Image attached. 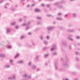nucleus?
Segmentation results:
<instances>
[{
  "label": "nucleus",
  "mask_w": 80,
  "mask_h": 80,
  "mask_svg": "<svg viewBox=\"0 0 80 80\" xmlns=\"http://www.w3.org/2000/svg\"><path fill=\"white\" fill-rule=\"evenodd\" d=\"M8 48H12V46H8Z\"/></svg>",
  "instance_id": "nucleus-37"
},
{
  "label": "nucleus",
  "mask_w": 80,
  "mask_h": 80,
  "mask_svg": "<svg viewBox=\"0 0 80 80\" xmlns=\"http://www.w3.org/2000/svg\"><path fill=\"white\" fill-rule=\"evenodd\" d=\"M68 39H69V40H71V41H73V40H74L73 39L70 38H68Z\"/></svg>",
  "instance_id": "nucleus-29"
},
{
  "label": "nucleus",
  "mask_w": 80,
  "mask_h": 80,
  "mask_svg": "<svg viewBox=\"0 0 80 80\" xmlns=\"http://www.w3.org/2000/svg\"><path fill=\"white\" fill-rule=\"evenodd\" d=\"M16 29H18V26H16L15 27Z\"/></svg>",
  "instance_id": "nucleus-36"
},
{
  "label": "nucleus",
  "mask_w": 80,
  "mask_h": 80,
  "mask_svg": "<svg viewBox=\"0 0 80 80\" xmlns=\"http://www.w3.org/2000/svg\"><path fill=\"white\" fill-rule=\"evenodd\" d=\"M28 28H28V27H27V28H26V30H28Z\"/></svg>",
  "instance_id": "nucleus-52"
},
{
  "label": "nucleus",
  "mask_w": 80,
  "mask_h": 80,
  "mask_svg": "<svg viewBox=\"0 0 80 80\" xmlns=\"http://www.w3.org/2000/svg\"><path fill=\"white\" fill-rule=\"evenodd\" d=\"M15 22H12L11 23V25H15Z\"/></svg>",
  "instance_id": "nucleus-30"
},
{
  "label": "nucleus",
  "mask_w": 80,
  "mask_h": 80,
  "mask_svg": "<svg viewBox=\"0 0 80 80\" xmlns=\"http://www.w3.org/2000/svg\"><path fill=\"white\" fill-rule=\"evenodd\" d=\"M76 38L77 39H78V40L80 39V36H77L76 37Z\"/></svg>",
  "instance_id": "nucleus-31"
},
{
  "label": "nucleus",
  "mask_w": 80,
  "mask_h": 80,
  "mask_svg": "<svg viewBox=\"0 0 80 80\" xmlns=\"http://www.w3.org/2000/svg\"><path fill=\"white\" fill-rule=\"evenodd\" d=\"M66 60L65 61L64 63H63L62 65V67L63 68H68V63L69 62H68V58H66Z\"/></svg>",
  "instance_id": "nucleus-1"
},
{
  "label": "nucleus",
  "mask_w": 80,
  "mask_h": 80,
  "mask_svg": "<svg viewBox=\"0 0 80 80\" xmlns=\"http://www.w3.org/2000/svg\"><path fill=\"white\" fill-rule=\"evenodd\" d=\"M40 22H38V25H40Z\"/></svg>",
  "instance_id": "nucleus-51"
},
{
  "label": "nucleus",
  "mask_w": 80,
  "mask_h": 80,
  "mask_svg": "<svg viewBox=\"0 0 80 80\" xmlns=\"http://www.w3.org/2000/svg\"><path fill=\"white\" fill-rule=\"evenodd\" d=\"M36 18L37 20H42V18L40 17H37Z\"/></svg>",
  "instance_id": "nucleus-23"
},
{
  "label": "nucleus",
  "mask_w": 80,
  "mask_h": 80,
  "mask_svg": "<svg viewBox=\"0 0 80 80\" xmlns=\"http://www.w3.org/2000/svg\"><path fill=\"white\" fill-rule=\"evenodd\" d=\"M61 43L62 45H66V42H64V41H63L61 42Z\"/></svg>",
  "instance_id": "nucleus-11"
},
{
  "label": "nucleus",
  "mask_w": 80,
  "mask_h": 80,
  "mask_svg": "<svg viewBox=\"0 0 80 80\" xmlns=\"http://www.w3.org/2000/svg\"><path fill=\"white\" fill-rule=\"evenodd\" d=\"M12 62H13V60H10V63H12Z\"/></svg>",
  "instance_id": "nucleus-42"
},
{
  "label": "nucleus",
  "mask_w": 80,
  "mask_h": 80,
  "mask_svg": "<svg viewBox=\"0 0 80 80\" xmlns=\"http://www.w3.org/2000/svg\"><path fill=\"white\" fill-rule=\"evenodd\" d=\"M3 2V0H1L0 2V4L2 3Z\"/></svg>",
  "instance_id": "nucleus-40"
},
{
  "label": "nucleus",
  "mask_w": 80,
  "mask_h": 80,
  "mask_svg": "<svg viewBox=\"0 0 80 80\" xmlns=\"http://www.w3.org/2000/svg\"><path fill=\"white\" fill-rule=\"evenodd\" d=\"M39 29L38 28H36L35 29V31H37V30H38Z\"/></svg>",
  "instance_id": "nucleus-47"
},
{
  "label": "nucleus",
  "mask_w": 80,
  "mask_h": 80,
  "mask_svg": "<svg viewBox=\"0 0 80 80\" xmlns=\"http://www.w3.org/2000/svg\"><path fill=\"white\" fill-rule=\"evenodd\" d=\"M32 69V70H34V69H35V68H36V66L34 65H33L32 67H31Z\"/></svg>",
  "instance_id": "nucleus-9"
},
{
  "label": "nucleus",
  "mask_w": 80,
  "mask_h": 80,
  "mask_svg": "<svg viewBox=\"0 0 80 80\" xmlns=\"http://www.w3.org/2000/svg\"><path fill=\"white\" fill-rule=\"evenodd\" d=\"M62 14L61 13L59 12L57 13V16H60L61 15H62Z\"/></svg>",
  "instance_id": "nucleus-26"
},
{
  "label": "nucleus",
  "mask_w": 80,
  "mask_h": 80,
  "mask_svg": "<svg viewBox=\"0 0 80 80\" xmlns=\"http://www.w3.org/2000/svg\"><path fill=\"white\" fill-rule=\"evenodd\" d=\"M32 62H29L28 63V66H30H30H32Z\"/></svg>",
  "instance_id": "nucleus-18"
},
{
  "label": "nucleus",
  "mask_w": 80,
  "mask_h": 80,
  "mask_svg": "<svg viewBox=\"0 0 80 80\" xmlns=\"http://www.w3.org/2000/svg\"><path fill=\"white\" fill-rule=\"evenodd\" d=\"M8 80H12V77H9L8 78Z\"/></svg>",
  "instance_id": "nucleus-33"
},
{
  "label": "nucleus",
  "mask_w": 80,
  "mask_h": 80,
  "mask_svg": "<svg viewBox=\"0 0 80 80\" xmlns=\"http://www.w3.org/2000/svg\"><path fill=\"white\" fill-rule=\"evenodd\" d=\"M64 80H69V79H68V78H66L64 79Z\"/></svg>",
  "instance_id": "nucleus-55"
},
{
  "label": "nucleus",
  "mask_w": 80,
  "mask_h": 80,
  "mask_svg": "<svg viewBox=\"0 0 80 80\" xmlns=\"http://www.w3.org/2000/svg\"><path fill=\"white\" fill-rule=\"evenodd\" d=\"M54 29V27H50L49 26L47 28V29L48 31L51 32V31H52Z\"/></svg>",
  "instance_id": "nucleus-2"
},
{
  "label": "nucleus",
  "mask_w": 80,
  "mask_h": 80,
  "mask_svg": "<svg viewBox=\"0 0 80 80\" xmlns=\"http://www.w3.org/2000/svg\"><path fill=\"white\" fill-rule=\"evenodd\" d=\"M22 22V21L20 20L18 21L19 22Z\"/></svg>",
  "instance_id": "nucleus-62"
},
{
  "label": "nucleus",
  "mask_w": 80,
  "mask_h": 80,
  "mask_svg": "<svg viewBox=\"0 0 80 80\" xmlns=\"http://www.w3.org/2000/svg\"><path fill=\"white\" fill-rule=\"evenodd\" d=\"M67 16H68V15H67V14H65L64 15V17H67Z\"/></svg>",
  "instance_id": "nucleus-41"
},
{
  "label": "nucleus",
  "mask_w": 80,
  "mask_h": 80,
  "mask_svg": "<svg viewBox=\"0 0 80 80\" xmlns=\"http://www.w3.org/2000/svg\"><path fill=\"white\" fill-rule=\"evenodd\" d=\"M78 45H80V43H78Z\"/></svg>",
  "instance_id": "nucleus-59"
},
{
  "label": "nucleus",
  "mask_w": 80,
  "mask_h": 80,
  "mask_svg": "<svg viewBox=\"0 0 80 80\" xmlns=\"http://www.w3.org/2000/svg\"><path fill=\"white\" fill-rule=\"evenodd\" d=\"M58 8H62V6H59L58 7Z\"/></svg>",
  "instance_id": "nucleus-38"
},
{
  "label": "nucleus",
  "mask_w": 80,
  "mask_h": 80,
  "mask_svg": "<svg viewBox=\"0 0 80 80\" xmlns=\"http://www.w3.org/2000/svg\"><path fill=\"white\" fill-rule=\"evenodd\" d=\"M56 45H52L51 49L52 51L53 50H55V49H56Z\"/></svg>",
  "instance_id": "nucleus-5"
},
{
  "label": "nucleus",
  "mask_w": 80,
  "mask_h": 80,
  "mask_svg": "<svg viewBox=\"0 0 80 80\" xmlns=\"http://www.w3.org/2000/svg\"><path fill=\"white\" fill-rule=\"evenodd\" d=\"M4 8H7V7H6V6H5V7H4Z\"/></svg>",
  "instance_id": "nucleus-60"
},
{
  "label": "nucleus",
  "mask_w": 80,
  "mask_h": 80,
  "mask_svg": "<svg viewBox=\"0 0 80 80\" xmlns=\"http://www.w3.org/2000/svg\"><path fill=\"white\" fill-rule=\"evenodd\" d=\"M11 9L12 10H13V11H14V10H15V9H12V8H11Z\"/></svg>",
  "instance_id": "nucleus-54"
},
{
  "label": "nucleus",
  "mask_w": 80,
  "mask_h": 80,
  "mask_svg": "<svg viewBox=\"0 0 80 80\" xmlns=\"http://www.w3.org/2000/svg\"><path fill=\"white\" fill-rule=\"evenodd\" d=\"M12 80H15L16 79V76L15 75H13L12 77Z\"/></svg>",
  "instance_id": "nucleus-12"
},
{
  "label": "nucleus",
  "mask_w": 80,
  "mask_h": 80,
  "mask_svg": "<svg viewBox=\"0 0 80 80\" xmlns=\"http://www.w3.org/2000/svg\"><path fill=\"white\" fill-rule=\"evenodd\" d=\"M29 5H28L27 6V7H29Z\"/></svg>",
  "instance_id": "nucleus-63"
},
{
  "label": "nucleus",
  "mask_w": 80,
  "mask_h": 80,
  "mask_svg": "<svg viewBox=\"0 0 80 80\" xmlns=\"http://www.w3.org/2000/svg\"><path fill=\"white\" fill-rule=\"evenodd\" d=\"M41 6H42V7H43L44 6V4H42L41 5Z\"/></svg>",
  "instance_id": "nucleus-46"
},
{
  "label": "nucleus",
  "mask_w": 80,
  "mask_h": 80,
  "mask_svg": "<svg viewBox=\"0 0 80 80\" xmlns=\"http://www.w3.org/2000/svg\"><path fill=\"white\" fill-rule=\"evenodd\" d=\"M24 18H26V16H24Z\"/></svg>",
  "instance_id": "nucleus-64"
},
{
  "label": "nucleus",
  "mask_w": 80,
  "mask_h": 80,
  "mask_svg": "<svg viewBox=\"0 0 80 80\" xmlns=\"http://www.w3.org/2000/svg\"><path fill=\"white\" fill-rule=\"evenodd\" d=\"M46 38L47 40H48V39H49V37L48 36L46 37Z\"/></svg>",
  "instance_id": "nucleus-39"
},
{
  "label": "nucleus",
  "mask_w": 80,
  "mask_h": 80,
  "mask_svg": "<svg viewBox=\"0 0 80 80\" xmlns=\"http://www.w3.org/2000/svg\"><path fill=\"white\" fill-rule=\"evenodd\" d=\"M47 7H49V5H47Z\"/></svg>",
  "instance_id": "nucleus-61"
},
{
  "label": "nucleus",
  "mask_w": 80,
  "mask_h": 80,
  "mask_svg": "<svg viewBox=\"0 0 80 80\" xmlns=\"http://www.w3.org/2000/svg\"><path fill=\"white\" fill-rule=\"evenodd\" d=\"M28 35H31V33H30V32H29V33H28Z\"/></svg>",
  "instance_id": "nucleus-45"
},
{
  "label": "nucleus",
  "mask_w": 80,
  "mask_h": 80,
  "mask_svg": "<svg viewBox=\"0 0 80 80\" xmlns=\"http://www.w3.org/2000/svg\"><path fill=\"white\" fill-rule=\"evenodd\" d=\"M68 31L69 32H73V30H68Z\"/></svg>",
  "instance_id": "nucleus-32"
},
{
  "label": "nucleus",
  "mask_w": 80,
  "mask_h": 80,
  "mask_svg": "<svg viewBox=\"0 0 80 80\" xmlns=\"http://www.w3.org/2000/svg\"><path fill=\"white\" fill-rule=\"evenodd\" d=\"M46 50V47H44L42 49L43 51H44Z\"/></svg>",
  "instance_id": "nucleus-34"
},
{
  "label": "nucleus",
  "mask_w": 80,
  "mask_h": 80,
  "mask_svg": "<svg viewBox=\"0 0 80 80\" xmlns=\"http://www.w3.org/2000/svg\"><path fill=\"white\" fill-rule=\"evenodd\" d=\"M69 48H70V49H72V46H70L69 47Z\"/></svg>",
  "instance_id": "nucleus-50"
},
{
  "label": "nucleus",
  "mask_w": 80,
  "mask_h": 80,
  "mask_svg": "<svg viewBox=\"0 0 80 80\" xmlns=\"http://www.w3.org/2000/svg\"><path fill=\"white\" fill-rule=\"evenodd\" d=\"M7 32L8 33V32H10V29L9 28H7Z\"/></svg>",
  "instance_id": "nucleus-22"
},
{
  "label": "nucleus",
  "mask_w": 80,
  "mask_h": 80,
  "mask_svg": "<svg viewBox=\"0 0 80 80\" xmlns=\"http://www.w3.org/2000/svg\"><path fill=\"white\" fill-rule=\"evenodd\" d=\"M74 80H78V78H74Z\"/></svg>",
  "instance_id": "nucleus-43"
},
{
  "label": "nucleus",
  "mask_w": 80,
  "mask_h": 80,
  "mask_svg": "<svg viewBox=\"0 0 80 80\" xmlns=\"http://www.w3.org/2000/svg\"><path fill=\"white\" fill-rule=\"evenodd\" d=\"M57 20H62V18H57Z\"/></svg>",
  "instance_id": "nucleus-27"
},
{
  "label": "nucleus",
  "mask_w": 80,
  "mask_h": 80,
  "mask_svg": "<svg viewBox=\"0 0 80 80\" xmlns=\"http://www.w3.org/2000/svg\"><path fill=\"white\" fill-rule=\"evenodd\" d=\"M32 45H33V46H34L35 45V43H33V42H32Z\"/></svg>",
  "instance_id": "nucleus-44"
},
{
  "label": "nucleus",
  "mask_w": 80,
  "mask_h": 80,
  "mask_svg": "<svg viewBox=\"0 0 80 80\" xmlns=\"http://www.w3.org/2000/svg\"><path fill=\"white\" fill-rule=\"evenodd\" d=\"M0 57H4L5 56H4V55L2 54H0Z\"/></svg>",
  "instance_id": "nucleus-25"
},
{
  "label": "nucleus",
  "mask_w": 80,
  "mask_h": 80,
  "mask_svg": "<svg viewBox=\"0 0 80 80\" xmlns=\"http://www.w3.org/2000/svg\"><path fill=\"white\" fill-rule=\"evenodd\" d=\"M5 67L6 68H10V65H8V64L6 65H5Z\"/></svg>",
  "instance_id": "nucleus-10"
},
{
  "label": "nucleus",
  "mask_w": 80,
  "mask_h": 80,
  "mask_svg": "<svg viewBox=\"0 0 80 80\" xmlns=\"http://www.w3.org/2000/svg\"><path fill=\"white\" fill-rule=\"evenodd\" d=\"M36 60H38V56H36Z\"/></svg>",
  "instance_id": "nucleus-48"
},
{
  "label": "nucleus",
  "mask_w": 80,
  "mask_h": 80,
  "mask_svg": "<svg viewBox=\"0 0 80 80\" xmlns=\"http://www.w3.org/2000/svg\"><path fill=\"white\" fill-rule=\"evenodd\" d=\"M61 61H63V58H61Z\"/></svg>",
  "instance_id": "nucleus-57"
},
{
  "label": "nucleus",
  "mask_w": 80,
  "mask_h": 80,
  "mask_svg": "<svg viewBox=\"0 0 80 80\" xmlns=\"http://www.w3.org/2000/svg\"><path fill=\"white\" fill-rule=\"evenodd\" d=\"M43 42L45 45H47L48 44V42L45 40Z\"/></svg>",
  "instance_id": "nucleus-20"
},
{
  "label": "nucleus",
  "mask_w": 80,
  "mask_h": 80,
  "mask_svg": "<svg viewBox=\"0 0 80 80\" xmlns=\"http://www.w3.org/2000/svg\"><path fill=\"white\" fill-rule=\"evenodd\" d=\"M47 65H48V64H47V63H45V66H47Z\"/></svg>",
  "instance_id": "nucleus-53"
},
{
  "label": "nucleus",
  "mask_w": 80,
  "mask_h": 80,
  "mask_svg": "<svg viewBox=\"0 0 80 80\" xmlns=\"http://www.w3.org/2000/svg\"><path fill=\"white\" fill-rule=\"evenodd\" d=\"M72 17H77L76 14H75V13L72 14Z\"/></svg>",
  "instance_id": "nucleus-14"
},
{
  "label": "nucleus",
  "mask_w": 80,
  "mask_h": 80,
  "mask_svg": "<svg viewBox=\"0 0 80 80\" xmlns=\"http://www.w3.org/2000/svg\"><path fill=\"white\" fill-rule=\"evenodd\" d=\"M75 60L76 61H77L78 62V61H80V59L78 57H76L75 58Z\"/></svg>",
  "instance_id": "nucleus-13"
},
{
  "label": "nucleus",
  "mask_w": 80,
  "mask_h": 80,
  "mask_svg": "<svg viewBox=\"0 0 80 80\" xmlns=\"http://www.w3.org/2000/svg\"><path fill=\"white\" fill-rule=\"evenodd\" d=\"M48 56H49V55L48 54H45L44 56V57L45 58H47V57H48Z\"/></svg>",
  "instance_id": "nucleus-21"
},
{
  "label": "nucleus",
  "mask_w": 80,
  "mask_h": 80,
  "mask_svg": "<svg viewBox=\"0 0 80 80\" xmlns=\"http://www.w3.org/2000/svg\"><path fill=\"white\" fill-rule=\"evenodd\" d=\"M19 56V54H17L16 56H15V58H18Z\"/></svg>",
  "instance_id": "nucleus-24"
},
{
  "label": "nucleus",
  "mask_w": 80,
  "mask_h": 80,
  "mask_svg": "<svg viewBox=\"0 0 80 80\" xmlns=\"http://www.w3.org/2000/svg\"><path fill=\"white\" fill-rule=\"evenodd\" d=\"M63 3V0H62V1L60 3L58 2H56L55 3L53 4V5H54V6H56V5H59V4H62Z\"/></svg>",
  "instance_id": "nucleus-4"
},
{
  "label": "nucleus",
  "mask_w": 80,
  "mask_h": 80,
  "mask_svg": "<svg viewBox=\"0 0 80 80\" xmlns=\"http://www.w3.org/2000/svg\"><path fill=\"white\" fill-rule=\"evenodd\" d=\"M24 37H25V36H22L21 37H20V38L21 39H23V38H24Z\"/></svg>",
  "instance_id": "nucleus-35"
},
{
  "label": "nucleus",
  "mask_w": 80,
  "mask_h": 80,
  "mask_svg": "<svg viewBox=\"0 0 80 80\" xmlns=\"http://www.w3.org/2000/svg\"><path fill=\"white\" fill-rule=\"evenodd\" d=\"M76 53L77 55H78V54H79V53L78 52H76Z\"/></svg>",
  "instance_id": "nucleus-49"
},
{
  "label": "nucleus",
  "mask_w": 80,
  "mask_h": 80,
  "mask_svg": "<svg viewBox=\"0 0 80 80\" xmlns=\"http://www.w3.org/2000/svg\"><path fill=\"white\" fill-rule=\"evenodd\" d=\"M40 10L38 9H35V12H40Z\"/></svg>",
  "instance_id": "nucleus-15"
},
{
  "label": "nucleus",
  "mask_w": 80,
  "mask_h": 80,
  "mask_svg": "<svg viewBox=\"0 0 80 80\" xmlns=\"http://www.w3.org/2000/svg\"><path fill=\"white\" fill-rule=\"evenodd\" d=\"M30 24V22H29L28 23H23L22 25V26H28V25H29V24Z\"/></svg>",
  "instance_id": "nucleus-7"
},
{
  "label": "nucleus",
  "mask_w": 80,
  "mask_h": 80,
  "mask_svg": "<svg viewBox=\"0 0 80 80\" xmlns=\"http://www.w3.org/2000/svg\"><path fill=\"white\" fill-rule=\"evenodd\" d=\"M52 55L55 56V55H57V52H53L52 53Z\"/></svg>",
  "instance_id": "nucleus-17"
},
{
  "label": "nucleus",
  "mask_w": 80,
  "mask_h": 80,
  "mask_svg": "<svg viewBox=\"0 0 80 80\" xmlns=\"http://www.w3.org/2000/svg\"><path fill=\"white\" fill-rule=\"evenodd\" d=\"M46 16L48 17H53V16H52V15H49V14H48V15H46Z\"/></svg>",
  "instance_id": "nucleus-16"
},
{
  "label": "nucleus",
  "mask_w": 80,
  "mask_h": 80,
  "mask_svg": "<svg viewBox=\"0 0 80 80\" xmlns=\"http://www.w3.org/2000/svg\"><path fill=\"white\" fill-rule=\"evenodd\" d=\"M34 5H35V4H33L32 5V6L33 7V6H34Z\"/></svg>",
  "instance_id": "nucleus-58"
},
{
  "label": "nucleus",
  "mask_w": 80,
  "mask_h": 80,
  "mask_svg": "<svg viewBox=\"0 0 80 80\" xmlns=\"http://www.w3.org/2000/svg\"><path fill=\"white\" fill-rule=\"evenodd\" d=\"M40 39L41 40H42L43 39V36L42 35H40Z\"/></svg>",
  "instance_id": "nucleus-19"
},
{
  "label": "nucleus",
  "mask_w": 80,
  "mask_h": 80,
  "mask_svg": "<svg viewBox=\"0 0 80 80\" xmlns=\"http://www.w3.org/2000/svg\"><path fill=\"white\" fill-rule=\"evenodd\" d=\"M58 63L57 62H55V64H54V66L55 67V69L56 70H57L58 69Z\"/></svg>",
  "instance_id": "nucleus-6"
},
{
  "label": "nucleus",
  "mask_w": 80,
  "mask_h": 80,
  "mask_svg": "<svg viewBox=\"0 0 80 80\" xmlns=\"http://www.w3.org/2000/svg\"><path fill=\"white\" fill-rule=\"evenodd\" d=\"M23 77L27 78H31V77L30 75H27V74H24V75L23 76Z\"/></svg>",
  "instance_id": "nucleus-3"
},
{
  "label": "nucleus",
  "mask_w": 80,
  "mask_h": 80,
  "mask_svg": "<svg viewBox=\"0 0 80 80\" xmlns=\"http://www.w3.org/2000/svg\"><path fill=\"white\" fill-rule=\"evenodd\" d=\"M24 62H23V61L21 60V61H19L17 62V63L18 64H21V63H23Z\"/></svg>",
  "instance_id": "nucleus-8"
},
{
  "label": "nucleus",
  "mask_w": 80,
  "mask_h": 80,
  "mask_svg": "<svg viewBox=\"0 0 80 80\" xmlns=\"http://www.w3.org/2000/svg\"><path fill=\"white\" fill-rule=\"evenodd\" d=\"M8 3H7L6 4V5H8Z\"/></svg>",
  "instance_id": "nucleus-56"
},
{
  "label": "nucleus",
  "mask_w": 80,
  "mask_h": 80,
  "mask_svg": "<svg viewBox=\"0 0 80 80\" xmlns=\"http://www.w3.org/2000/svg\"><path fill=\"white\" fill-rule=\"evenodd\" d=\"M72 75H77V73L75 72H72Z\"/></svg>",
  "instance_id": "nucleus-28"
}]
</instances>
